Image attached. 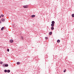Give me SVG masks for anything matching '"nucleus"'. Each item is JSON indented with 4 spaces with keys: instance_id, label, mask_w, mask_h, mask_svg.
I'll return each instance as SVG.
<instances>
[{
    "instance_id": "6",
    "label": "nucleus",
    "mask_w": 74,
    "mask_h": 74,
    "mask_svg": "<svg viewBox=\"0 0 74 74\" xmlns=\"http://www.w3.org/2000/svg\"><path fill=\"white\" fill-rule=\"evenodd\" d=\"M52 32H50L49 33V35H52Z\"/></svg>"
},
{
    "instance_id": "7",
    "label": "nucleus",
    "mask_w": 74,
    "mask_h": 74,
    "mask_svg": "<svg viewBox=\"0 0 74 74\" xmlns=\"http://www.w3.org/2000/svg\"><path fill=\"white\" fill-rule=\"evenodd\" d=\"M57 42H58V43L60 42V40H57Z\"/></svg>"
},
{
    "instance_id": "23",
    "label": "nucleus",
    "mask_w": 74,
    "mask_h": 74,
    "mask_svg": "<svg viewBox=\"0 0 74 74\" xmlns=\"http://www.w3.org/2000/svg\"><path fill=\"white\" fill-rule=\"evenodd\" d=\"M0 18H1V16H0Z\"/></svg>"
},
{
    "instance_id": "3",
    "label": "nucleus",
    "mask_w": 74,
    "mask_h": 74,
    "mask_svg": "<svg viewBox=\"0 0 74 74\" xmlns=\"http://www.w3.org/2000/svg\"><path fill=\"white\" fill-rule=\"evenodd\" d=\"M1 21L2 22H4V21H5V19L2 18L1 19Z\"/></svg>"
},
{
    "instance_id": "8",
    "label": "nucleus",
    "mask_w": 74,
    "mask_h": 74,
    "mask_svg": "<svg viewBox=\"0 0 74 74\" xmlns=\"http://www.w3.org/2000/svg\"><path fill=\"white\" fill-rule=\"evenodd\" d=\"M54 25L53 24H51V26L52 27H53L54 26Z\"/></svg>"
},
{
    "instance_id": "14",
    "label": "nucleus",
    "mask_w": 74,
    "mask_h": 74,
    "mask_svg": "<svg viewBox=\"0 0 74 74\" xmlns=\"http://www.w3.org/2000/svg\"><path fill=\"white\" fill-rule=\"evenodd\" d=\"M72 17H73V18H74V14H72Z\"/></svg>"
},
{
    "instance_id": "20",
    "label": "nucleus",
    "mask_w": 74,
    "mask_h": 74,
    "mask_svg": "<svg viewBox=\"0 0 74 74\" xmlns=\"http://www.w3.org/2000/svg\"><path fill=\"white\" fill-rule=\"evenodd\" d=\"M0 64H2L3 63V62H0Z\"/></svg>"
},
{
    "instance_id": "1",
    "label": "nucleus",
    "mask_w": 74,
    "mask_h": 74,
    "mask_svg": "<svg viewBox=\"0 0 74 74\" xmlns=\"http://www.w3.org/2000/svg\"><path fill=\"white\" fill-rule=\"evenodd\" d=\"M3 67H8V64H4L3 65Z\"/></svg>"
},
{
    "instance_id": "18",
    "label": "nucleus",
    "mask_w": 74,
    "mask_h": 74,
    "mask_svg": "<svg viewBox=\"0 0 74 74\" xmlns=\"http://www.w3.org/2000/svg\"><path fill=\"white\" fill-rule=\"evenodd\" d=\"M7 51L8 52H9V51H10V50L9 49H8L7 50Z\"/></svg>"
},
{
    "instance_id": "10",
    "label": "nucleus",
    "mask_w": 74,
    "mask_h": 74,
    "mask_svg": "<svg viewBox=\"0 0 74 74\" xmlns=\"http://www.w3.org/2000/svg\"><path fill=\"white\" fill-rule=\"evenodd\" d=\"M7 73H10V70H8L7 71Z\"/></svg>"
},
{
    "instance_id": "12",
    "label": "nucleus",
    "mask_w": 74,
    "mask_h": 74,
    "mask_svg": "<svg viewBox=\"0 0 74 74\" xmlns=\"http://www.w3.org/2000/svg\"><path fill=\"white\" fill-rule=\"evenodd\" d=\"M51 29L52 30H53L54 29V27H51Z\"/></svg>"
},
{
    "instance_id": "11",
    "label": "nucleus",
    "mask_w": 74,
    "mask_h": 74,
    "mask_svg": "<svg viewBox=\"0 0 74 74\" xmlns=\"http://www.w3.org/2000/svg\"><path fill=\"white\" fill-rule=\"evenodd\" d=\"M32 18H34V17H35V15H32Z\"/></svg>"
},
{
    "instance_id": "19",
    "label": "nucleus",
    "mask_w": 74,
    "mask_h": 74,
    "mask_svg": "<svg viewBox=\"0 0 74 74\" xmlns=\"http://www.w3.org/2000/svg\"><path fill=\"white\" fill-rule=\"evenodd\" d=\"M45 38L46 40H48V38H47V37H46Z\"/></svg>"
},
{
    "instance_id": "13",
    "label": "nucleus",
    "mask_w": 74,
    "mask_h": 74,
    "mask_svg": "<svg viewBox=\"0 0 74 74\" xmlns=\"http://www.w3.org/2000/svg\"><path fill=\"white\" fill-rule=\"evenodd\" d=\"M4 72H5V73H7V70L5 69L4 70Z\"/></svg>"
},
{
    "instance_id": "9",
    "label": "nucleus",
    "mask_w": 74,
    "mask_h": 74,
    "mask_svg": "<svg viewBox=\"0 0 74 74\" xmlns=\"http://www.w3.org/2000/svg\"><path fill=\"white\" fill-rule=\"evenodd\" d=\"M4 29V27H3L1 29V30H3V29Z\"/></svg>"
},
{
    "instance_id": "4",
    "label": "nucleus",
    "mask_w": 74,
    "mask_h": 74,
    "mask_svg": "<svg viewBox=\"0 0 74 74\" xmlns=\"http://www.w3.org/2000/svg\"><path fill=\"white\" fill-rule=\"evenodd\" d=\"M10 42H11V43H12V42H14V40L12 39H11L10 41Z\"/></svg>"
},
{
    "instance_id": "22",
    "label": "nucleus",
    "mask_w": 74,
    "mask_h": 74,
    "mask_svg": "<svg viewBox=\"0 0 74 74\" xmlns=\"http://www.w3.org/2000/svg\"><path fill=\"white\" fill-rule=\"evenodd\" d=\"M0 23H1V22L0 21Z\"/></svg>"
},
{
    "instance_id": "2",
    "label": "nucleus",
    "mask_w": 74,
    "mask_h": 74,
    "mask_svg": "<svg viewBox=\"0 0 74 74\" xmlns=\"http://www.w3.org/2000/svg\"><path fill=\"white\" fill-rule=\"evenodd\" d=\"M23 7L24 8H27L28 7V6L27 5H24L23 6Z\"/></svg>"
},
{
    "instance_id": "15",
    "label": "nucleus",
    "mask_w": 74,
    "mask_h": 74,
    "mask_svg": "<svg viewBox=\"0 0 74 74\" xmlns=\"http://www.w3.org/2000/svg\"><path fill=\"white\" fill-rule=\"evenodd\" d=\"M20 64V62H17V64Z\"/></svg>"
},
{
    "instance_id": "16",
    "label": "nucleus",
    "mask_w": 74,
    "mask_h": 74,
    "mask_svg": "<svg viewBox=\"0 0 74 74\" xmlns=\"http://www.w3.org/2000/svg\"><path fill=\"white\" fill-rule=\"evenodd\" d=\"M1 17H4V15L3 14H1Z\"/></svg>"
},
{
    "instance_id": "21",
    "label": "nucleus",
    "mask_w": 74,
    "mask_h": 74,
    "mask_svg": "<svg viewBox=\"0 0 74 74\" xmlns=\"http://www.w3.org/2000/svg\"><path fill=\"white\" fill-rule=\"evenodd\" d=\"M64 73H65V72H66V70H64Z\"/></svg>"
},
{
    "instance_id": "5",
    "label": "nucleus",
    "mask_w": 74,
    "mask_h": 74,
    "mask_svg": "<svg viewBox=\"0 0 74 74\" xmlns=\"http://www.w3.org/2000/svg\"><path fill=\"white\" fill-rule=\"evenodd\" d=\"M52 24H54L55 23V21H52L51 22Z\"/></svg>"
},
{
    "instance_id": "17",
    "label": "nucleus",
    "mask_w": 74,
    "mask_h": 74,
    "mask_svg": "<svg viewBox=\"0 0 74 74\" xmlns=\"http://www.w3.org/2000/svg\"><path fill=\"white\" fill-rule=\"evenodd\" d=\"M21 38L23 40V37L22 36H21Z\"/></svg>"
}]
</instances>
